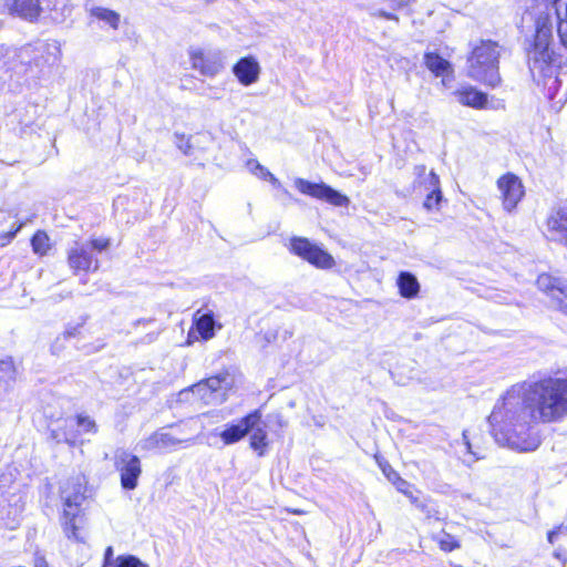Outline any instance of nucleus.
Listing matches in <instances>:
<instances>
[{"label": "nucleus", "mask_w": 567, "mask_h": 567, "mask_svg": "<svg viewBox=\"0 0 567 567\" xmlns=\"http://www.w3.org/2000/svg\"><path fill=\"white\" fill-rule=\"evenodd\" d=\"M86 491L85 477H76L66 485L61 519L63 532L69 538L80 539V529L84 525V512L81 505L86 498Z\"/></svg>", "instance_id": "nucleus-4"}, {"label": "nucleus", "mask_w": 567, "mask_h": 567, "mask_svg": "<svg viewBox=\"0 0 567 567\" xmlns=\"http://www.w3.org/2000/svg\"><path fill=\"white\" fill-rule=\"evenodd\" d=\"M252 433L249 436V446L257 453L258 456H264L269 446L268 434L262 427L251 429Z\"/></svg>", "instance_id": "nucleus-27"}, {"label": "nucleus", "mask_w": 567, "mask_h": 567, "mask_svg": "<svg viewBox=\"0 0 567 567\" xmlns=\"http://www.w3.org/2000/svg\"><path fill=\"white\" fill-rule=\"evenodd\" d=\"M114 467L120 475L121 486L125 491H133L138 485L142 475V463L137 455L121 450L115 453Z\"/></svg>", "instance_id": "nucleus-8"}, {"label": "nucleus", "mask_w": 567, "mask_h": 567, "mask_svg": "<svg viewBox=\"0 0 567 567\" xmlns=\"http://www.w3.org/2000/svg\"><path fill=\"white\" fill-rule=\"evenodd\" d=\"M439 548L444 553H451L461 548V542L450 533L443 532V536L436 539Z\"/></svg>", "instance_id": "nucleus-33"}, {"label": "nucleus", "mask_w": 567, "mask_h": 567, "mask_svg": "<svg viewBox=\"0 0 567 567\" xmlns=\"http://www.w3.org/2000/svg\"><path fill=\"white\" fill-rule=\"evenodd\" d=\"M278 423H279V425H280V426L286 425V422H282L281 420H279V422H278Z\"/></svg>", "instance_id": "nucleus-41"}, {"label": "nucleus", "mask_w": 567, "mask_h": 567, "mask_svg": "<svg viewBox=\"0 0 567 567\" xmlns=\"http://www.w3.org/2000/svg\"><path fill=\"white\" fill-rule=\"evenodd\" d=\"M192 68L205 76H215L223 69V63L216 54H210L202 49L189 51Z\"/></svg>", "instance_id": "nucleus-13"}, {"label": "nucleus", "mask_w": 567, "mask_h": 567, "mask_svg": "<svg viewBox=\"0 0 567 567\" xmlns=\"http://www.w3.org/2000/svg\"><path fill=\"white\" fill-rule=\"evenodd\" d=\"M56 61V55L50 51L48 44L31 48L29 60L23 62L24 72L41 74Z\"/></svg>", "instance_id": "nucleus-14"}, {"label": "nucleus", "mask_w": 567, "mask_h": 567, "mask_svg": "<svg viewBox=\"0 0 567 567\" xmlns=\"http://www.w3.org/2000/svg\"><path fill=\"white\" fill-rule=\"evenodd\" d=\"M86 246H87V248L90 247L91 249H93L97 252H102V251L109 249V247L111 246V240L105 237L91 238L87 241Z\"/></svg>", "instance_id": "nucleus-35"}, {"label": "nucleus", "mask_w": 567, "mask_h": 567, "mask_svg": "<svg viewBox=\"0 0 567 567\" xmlns=\"http://www.w3.org/2000/svg\"><path fill=\"white\" fill-rule=\"evenodd\" d=\"M392 485L395 487V489L404 495L410 503H415V496L417 494H421V491L415 487L414 484L408 482L402 476H400L398 480H395Z\"/></svg>", "instance_id": "nucleus-30"}, {"label": "nucleus", "mask_w": 567, "mask_h": 567, "mask_svg": "<svg viewBox=\"0 0 567 567\" xmlns=\"http://www.w3.org/2000/svg\"><path fill=\"white\" fill-rule=\"evenodd\" d=\"M421 494L415 496V503H411L415 508H417L422 514H424L425 518L429 520H440V512L435 505V503L431 498H420Z\"/></svg>", "instance_id": "nucleus-29"}, {"label": "nucleus", "mask_w": 567, "mask_h": 567, "mask_svg": "<svg viewBox=\"0 0 567 567\" xmlns=\"http://www.w3.org/2000/svg\"><path fill=\"white\" fill-rule=\"evenodd\" d=\"M429 185L431 190L425 196L423 207L429 212L437 210L443 200V195L440 185V177L434 171L429 173Z\"/></svg>", "instance_id": "nucleus-23"}, {"label": "nucleus", "mask_w": 567, "mask_h": 567, "mask_svg": "<svg viewBox=\"0 0 567 567\" xmlns=\"http://www.w3.org/2000/svg\"><path fill=\"white\" fill-rule=\"evenodd\" d=\"M117 564V557L113 556L112 546L106 547L103 555V561L101 567H114Z\"/></svg>", "instance_id": "nucleus-37"}, {"label": "nucleus", "mask_w": 567, "mask_h": 567, "mask_svg": "<svg viewBox=\"0 0 567 567\" xmlns=\"http://www.w3.org/2000/svg\"><path fill=\"white\" fill-rule=\"evenodd\" d=\"M561 0H532L529 7L525 8L523 17L529 16L534 20V32L528 41L526 53L532 70H536L539 80L546 84L551 81L558 84V72L560 69V54L553 48V21L550 9L556 17V31L559 43L567 49V2L564 11L559 8Z\"/></svg>", "instance_id": "nucleus-2"}, {"label": "nucleus", "mask_w": 567, "mask_h": 567, "mask_svg": "<svg viewBox=\"0 0 567 567\" xmlns=\"http://www.w3.org/2000/svg\"><path fill=\"white\" fill-rule=\"evenodd\" d=\"M458 103L474 110H484L488 106V95L472 85H464L454 91Z\"/></svg>", "instance_id": "nucleus-18"}, {"label": "nucleus", "mask_w": 567, "mask_h": 567, "mask_svg": "<svg viewBox=\"0 0 567 567\" xmlns=\"http://www.w3.org/2000/svg\"><path fill=\"white\" fill-rule=\"evenodd\" d=\"M233 72L240 84L248 86L258 80L260 66L254 56L247 55L234 64Z\"/></svg>", "instance_id": "nucleus-17"}, {"label": "nucleus", "mask_w": 567, "mask_h": 567, "mask_svg": "<svg viewBox=\"0 0 567 567\" xmlns=\"http://www.w3.org/2000/svg\"><path fill=\"white\" fill-rule=\"evenodd\" d=\"M499 49V43L491 39L473 44L466 56L467 76L489 89L501 86Z\"/></svg>", "instance_id": "nucleus-3"}, {"label": "nucleus", "mask_w": 567, "mask_h": 567, "mask_svg": "<svg viewBox=\"0 0 567 567\" xmlns=\"http://www.w3.org/2000/svg\"><path fill=\"white\" fill-rule=\"evenodd\" d=\"M92 14L106 22L111 28L116 30L120 25V14L113 10L106 8H95L92 10Z\"/></svg>", "instance_id": "nucleus-32"}, {"label": "nucleus", "mask_w": 567, "mask_h": 567, "mask_svg": "<svg viewBox=\"0 0 567 567\" xmlns=\"http://www.w3.org/2000/svg\"><path fill=\"white\" fill-rule=\"evenodd\" d=\"M261 409H255L240 419L237 424H227L218 434L225 445H230L243 440L258 423L261 422Z\"/></svg>", "instance_id": "nucleus-12"}, {"label": "nucleus", "mask_w": 567, "mask_h": 567, "mask_svg": "<svg viewBox=\"0 0 567 567\" xmlns=\"http://www.w3.org/2000/svg\"><path fill=\"white\" fill-rule=\"evenodd\" d=\"M18 378V368L12 357L0 358V391H7Z\"/></svg>", "instance_id": "nucleus-24"}, {"label": "nucleus", "mask_w": 567, "mask_h": 567, "mask_svg": "<svg viewBox=\"0 0 567 567\" xmlns=\"http://www.w3.org/2000/svg\"><path fill=\"white\" fill-rule=\"evenodd\" d=\"M295 186L300 194L324 202L331 206L348 207L350 205V198L347 195L341 194L323 182L316 183L305 178H297Z\"/></svg>", "instance_id": "nucleus-7"}, {"label": "nucleus", "mask_w": 567, "mask_h": 567, "mask_svg": "<svg viewBox=\"0 0 567 567\" xmlns=\"http://www.w3.org/2000/svg\"><path fill=\"white\" fill-rule=\"evenodd\" d=\"M179 148L184 152V154L189 155L192 154V146L189 144V141L187 140L185 146L179 145Z\"/></svg>", "instance_id": "nucleus-39"}, {"label": "nucleus", "mask_w": 567, "mask_h": 567, "mask_svg": "<svg viewBox=\"0 0 567 567\" xmlns=\"http://www.w3.org/2000/svg\"><path fill=\"white\" fill-rule=\"evenodd\" d=\"M99 432L95 420L87 414L79 413L74 417L63 419L62 424L50 429V436L56 443H65L69 446L83 445L84 434L94 435Z\"/></svg>", "instance_id": "nucleus-5"}, {"label": "nucleus", "mask_w": 567, "mask_h": 567, "mask_svg": "<svg viewBox=\"0 0 567 567\" xmlns=\"http://www.w3.org/2000/svg\"><path fill=\"white\" fill-rule=\"evenodd\" d=\"M396 286L402 298L414 299L419 296L420 284L416 277L409 271H401L398 275Z\"/></svg>", "instance_id": "nucleus-22"}, {"label": "nucleus", "mask_w": 567, "mask_h": 567, "mask_svg": "<svg viewBox=\"0 0 567 567\" xmlns=\"http://www.w3.org/2000/svg\"><path fill=\"white\" fill-rule=\"evenodd\" d=\"M423 63L435 78H443L453 74V66L451 62L441 56L437 52H425L423 55Z\"/></svg>", "instance_id": "nucleus-20"}, {"label": "nucleus", "mask_w": 567, "mask_h": 567, "mask_svg": "<svg viewBox=\"0 0 567 567\" xmlns=\"http://www.w3.org/2000/svg\"><path fill=\"white\" fill-rule=\"evenodd\" d=\"M24 223L21 221L18 224V226L9 231L1 233L0 234V247L8 246L17 236V234L22 229Z\"/></svg>", "instance_id": "nucleus-36"}, {"label": "nucleus", "mask_w": 567, "mask_h": 567, "mask_svg": "<svg viewBox=\"0 0 567 567\" xmlns=\"http://www.w3.org/2000/svg\"><path fill=\"white\" fill-rule=\"evenodd\" d=\"M373 458L384 475V477L392 484L395 480H398L401 475L400 473L393 468V466L390 464V462L381 454L375 453L373 455Z\"/></svg>", "instance_id": "nucleus-31"}, {"label": "nucleus", "mask_w": 567, "mask_h": 567, "mask_svg": "<svg viewBox=\"0 0 567 567\" xmlns=\"http://www.w3.org/2000/svg\"><path fill=\"white\" fill-rule=\"evenodd\" d=\"M546 228L567 247V199L564 205L549 214L546 219Z\"/></svg>", "instance_id": "nucleus-19"}, {"label": "nucleus", "mask_w": 567, "mask_h": 567, "mask_svg": "<svg viewBox=\"0 0 567 567\" xmlns=\"http://www.w3.org/2000/svg\"><path fill=\"white\" fill-rule=\"evenodd\" d=\"M30 245L32 251L38 257H44L49 255L53 247L50 236L43 229H38L33 233V235L30 238Z\"/></svg>", "instance_id": "nucleus-25"}, {"label": "nucleus", "mask_w": 567, "mask_h": 567, "mask_svg": "<svg viewBox=\"0 0 567 567\" xmlns=\"http://www.w3.org/2000/svg\"><path fill=\"white\" fill-rule=\"evenodd\" d=\"M517 28L520 33H526L528 31V25H524L523 21L517 24Z\"/></svg>", "instance_id": "nucleus-40"}, {"label": "nucleus", "mask_w": 567, "mask_h": 567, "mask_svg": "<svg viewBox=\"0 0 567 567\" xmlns=\"http://www.w3.org/2000/svg\"><path fill=\"white\" fill-rule=\"evenodd\" d=\"M217 326L213 311L202 312L196 310L193 315V324L188 332V338L196 333L195 339L208 341L215 336V327Z\"/></svg>", "instance_id": "nucleus-15"}, {"label": "nucleus", "mask_w": 567, "mask_h": 567, "mask_svg": "<svg viewBox=\"0 0 567 567\" xmlns=\"http://www.w3.org/2000/svg\"><path fill=\"white\" fill-rule=\"evenodd\" d=\"M567 417V371L557 370L534 381L509 386L496 401L487 423L502 445L529 452L539 444L534 425L561 422Z\"/></svg>", "instance_id": "nucleus-1"}, {"label": "nucleus", "mask_w": 567, "mask_h": 567, "mask_svg": "<svg viewBox=\"0 0 567 567\" xmlns=\"http://www.w3.org/2000/svg\"><path fill=\"white\" fill-rule=\"evenodd\" d=\"M288 249L317 269L329 270L336 266L333 256L307 237H291Z\"/></svg>", "instance_id": "nucleus-6"}, {"label": "nucleus", "mask_w": 567, "mask_h": 567, "mask_svg": "<svg viewBox=\"0 0 567 567\" xmlns=\"http://www.w3.org/2000/svg\"><path fill=\"white\" fill-rule=\"evenodd\" d=\"M536 287L545 293L553 306L567 315V280L551 272H542L536 278Z\"/></svg>", "instance_id": "nucleus-9"}, {"label": "nucleus", "mask_w": 567, "mask_h": 567, "mask_svg": "<svg viewBox=\"0 0 567 567\" xmlns=\"http://www.w3.org/2000/svg\"><path fill=\"white\" fill-rule=\"evenodd\" d=\"M4 7L12 16L34 21L41 12V0H3Z\"/></svg>", "instance_id": "nucleus-16"}, {"label": "nucleus", "mask_w": 567, "mask_h": 567, "mask_svg": "<svg viewBox=\"0 0 567 567\" xmlns=\"http://www.w3.org/2000/svg\"><path fill=\"white\" fill-rule=\"evenodd\" d=\"M554 557L556 559H558L563 566H565L567 564V551L561 549L560 547H558L555 551H554Z\"/></svg>", "instance_id": "nucleus-38"}, {"label": "nucleus", "mask_w": 567, "mask_h": 567, "mask_svg": "<svg viewBox=\"0 0 567 567\" xmlns=\"http://www.w3.org/2000/svg\"><path fill=\"white\" fill-rule=\"evenodd\" d=\"M66 262L74 276L93 274L100 268L99 259L82 241H74L73 246L68 249Z\"/></svg>", "instance_id": "nucleus-11"}, {"label": "nucleus", "mask_w": 567, "mask_h": 567, "mask_svg": "<svg viewBox=\"0 0 567 567\" xmlns=\"http://www.w3.org/2000/svg\"><path fill=\"white\" fill-rule=\"evenodd\" d=\"M567 538V526L560 524L547 533V540L551 545H558L559 540Z\"/></svg>", "instance_id": "nucleus-34"}, {"label": "nucleus", "mask_w": 567, "mask_h": 567, "mask_svg": "<svg viewBox=\"0 0 567 567\" xmlns=\"http://www.w3.org/2000/svg\"><path fill=\"white\" fill-rule=\"evenodd\" d=\"M83 323L69 326L51 344V352L55 355L60 354L65 346L64 343L71 338L83 337Z\"/></svg>", "instance_id": "nucleus-26"}, {"label": "nucleus", "mask_w": 567, "mask_h": 567, "mask_svg": "<svg viewBox=\"0 0 567 567\" xmlns=\"http://www.w3.org/2000/svg\"><path fill=\"white\" fill-rule=\"evenodd\" d=\"M228 375V371H224L223 373L214 374L199 381L195 386L198 389V391L208 389L210 392H217L224 388Z\"/></svg>", "instance_id": "nucleus-28"}, {"label": "nucleus", "mask_w": 567, "mask_h": 567, "mask_svg": "<svg viewBox=\"0 0 567 567\" xmlns=\"http://www.w3.org/2000/svg\"><path fill=\"white\" fill-rule=\"evenodd\" d=\"M496 186L503 209L513 213L525 196L522 179L516 174L507 172L497 178Z\"/></svg>", "instance_id": "nucleus-10"}, {"label": "nucleus", "mask_w": 567, "mask_h": 567, "mask_svg": "<svg viewBox=\"0 0 567 567\" xmlns=\"http://www.w3.org/2000/svg\"><path fill=\"white\" fill-rule=\"evenodd\" d=\"M179 443L177 439L168 433L155 431L143 441V450L148 452L162 451L175 446Z\"/></svg>", "instance_id": "nucleus-21"}]
</instances>
